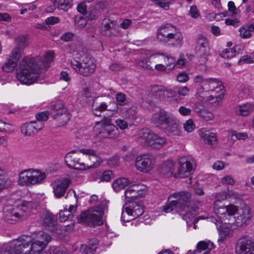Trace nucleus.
<instances>
[{
  "instance_id": "nucleus-36",
  "label": "nucleus",
  "mask_w": 254,
  "mask_h": 254,
  "mask_svg": "<svg viewBox=\"0 0 254 254\" xmlns=\"http://www.w3.org/2000/svg\"><path fill=\"white\" fill-rule=\"evenodd\" d=\"M21 132L27 136H30L32 134L36 133L34 125V122H31L28 123H26L21 127Z\"/></svg>"
},
{
  "instance_id": "nucleus-44",
  "label": "nucleus",
  "mask_w": 254,
  "mask_h": 254,
  "mask_svg": "<svg viewBox=\"0 0 254 254\" xmlns=\"http://www.w3.org/2000/svg\"><path fill=\"white\" fill-rule=\"evenodd\" d=\"M72 6V0H62L61 2L59 3V5L58 8L59 9H62L66 11L68 9L71 7Z\"/></svg>"
},
{
  "instance_id": "nucleus-35",
  "label": "nucleus",
  "mask_w": 254,
  "mask_h": 254,
  "mask_svg": "<svg viewBox=\"0 0 254 254\" xmlns=\"http://www.w3.org/2000/svg\"><path fill=\"white\" fill-rule=\"evenodd\" d=\"M129 181L126 178H121L117 179L112 184L114 190L118 192L120 190L124 189L128 184Z\"/></svg>"
},
{
  "instance_id": "nucleus-5",
  "label": "nucleus",
  "mask_w": 254,
  "mask_h": 254,
  "mask_svg": "<svg viewBox=\"0 0 254 254\" xmlns=\"http://www.w3.org/2000/svg\"><path fill=\"white\" fill-rule=\"evenodd\" d=\"M108 201L102 200L99 204L94 207L92 210L82 211L77 216V222L88 226L100 225L103 223V215L107 211Z\"/></svg>"
},
{
  "instance_id": "nucleus-57",
  "label": "nucleus",
  "mask_w": 254,
  "mask_h": 254,
  "mask_svg": "<svg viewBox=\"0 0 254 254\" xmlns=\"http://www.w3.org/2000/svg\"><path fill=\"white\" fill-rule=\"evenodd\" d=\"M74 37V34L70 32H67L64 33L61 37V40L64 41V42H70L71 41Z\"/></svg>"
},
{
  "instance_id": "nucleus-28",
  "label": "nucleus",
  "mask_w": 254,
  "mask_h": 254,
  "mask_svg": "<svg viewBox=\"0 0 254 254\" xmlns=\"http://www.w3.org/2000/svg\"><path fill=\"white\" fill-rule=\"evenodd\" d=\"M98 243L96 239L90 240L87 245H82L80 251L82 254H94L98 247Z\"/></svg>"
},
{
  "instance_id": "nucleus-51",
  "label": "nucleus",
  "mask_w": 254,
  "mask_h": 254,
  "mask_svg": "<svg viewBox=\"0 0 254 254\" xmlns=\"http://www.w3.org/2000/svg\"><path fill=\"white\" fill-rule=\"evenodd\" d=\"M231 138L233 140H235L236 139H245L248 137V135L245 132L238 133L236 131H233L231 132Z\"/></svg>"
},
{
  "instance_id": "nucleus-11",
  "label": "nucleus",
  "mask_w": 254,
  "mask_h": 254,
  "mask_svg": "<svg viewBox=\"0 0 254 254\" xmlns=\"http://www.w3.org/2000/svg\"><path fill=\"white\" fill-rule=\"evenodd\" d=\"M140 138L144 140L148 146L153 149H160L166 142L165 138L152 132L149 129L145 128L142 129L139 133Z\"/></svg>"
},
{
  "instance_id": "nucleus-20",
  "label": "nucleus",
  "mask_w": 254,
  "mask_h": 254,
  "mask_svg": "<svg viewBox=\"0 0 254 254\" xmlns=\"http://www.w3.org/2000/svg\"><path fill=\"white\" fill-rule=\"evenodd\" d=\"M20 58L19 50L14 48L11 54L2 66V69L5 72L12 71L17 65Z\"/></svg>"
},
{
  "instance_id": "nucleus-29",
  "label": "nucleus",
  "mask_w": 254,
  "mask_h": 254,
  "mask_svg": "<svg viewBox=\"0 0 254 254\" xmlns=\"http://www.w3.org/2000/svg\"><path fill=\"white\" fill-rule=\"evenodd\" d=\"M213 244L210 241L199 242L196 249L193 252L194 254H207L213 248Z\"/></svg>"
},
{
  "instance_id": "nucleus-63",
  "label": "nucleus",
  "mask_w": 254,
  "mask_h": 254,
  "mask_svg": "<svg viewBox=\"0 0 254 254\" xmlns=\"http://www.w3.org/2000/svg\"><path fill=\"white\" fill-rule=\"evenodd\" d=\"M54 254H68L67 249L63 246L56 248L53 251Z\"/></svg>"
},
{
  "instance_id": "nucleus-56",
  "label": "nucleus",
  "mask_w": 254,
  "mask_h": 254,
  "mask_svg": "<svg viewBox=\"0 0 254 254\" xmlns=\"http://www.w3.org/2000/svg\"><path fill=\"white\" fill-rule=\"evenodd\" d=\"M73 215L70 213H66L65 209L64 210H61L59 212V219L61 222H64L66 220L71 219Z\"/></svg>"
},
{
  "instance_id": "nucleus-30",
  "label": "nucleus",
  "mask_w": 254,
  "mask_h": 254,
  "mask_svg": "<svg viewBox=\"0 0 254 254\" xmlns=\"http://www.w3.org/2000/svg\"><path fill=\"white\" fill-rule=\"evenodd\" d=\"M165 129L166 133L170 136L179 135L180 134V127L174 118L166 125Z\"/></svg>"
},
{
  "instance_id": "nucleus-10",
  "label": "nucleus",
  "mask_w": 254,
  "mask_h": 254,
  "mask_svg": "<svg viewBox=\"0 0 254 254\" xmlns=\"http://www.w3.org/2000/svg\"><path fill=\"white\" fill-rule=\"evenodd\" d=\"M46 176L45 173L33 169L25 170L19 174L18 183L22 186L41 183Z\"/></svg>"
},
{
  "instance_id": "nucleus-27",
  "label": "nucleus",
  "mask_w": 254,
  "mask_h": 254,
  "mask_svg": "<svg viewBox=\"0 0 254 254\" xmlns=\"http://www.w3.org/2000/svg\"><path fill=\"white\" fill-rule=\"evenodd\" d=\"M175 169V165L173 161L168 160L164 162L159 167L158 170L160 174L166 177H170L173 175H174V172Z\"/></svg>"
},
{
  "instance_id": "nucleus-4",
  "label": "nucleus",
  "mask_w": 254,
  "mask_h": 254,
  "mask_svg": "<svg viewBox=\"0 0 254 254\" xmlns=\"http://www.w3.org/2000/svg\"><path fill=\"white\" fill-rule=\"evenodd\" d=\"M82 154L88 155L90 160H95V162L90 166V168H97L102 162L101 158L96 155L95 150L93 149L72 150L67 153L64 157V161L67 166L69 168L75 170H84L85 165L81 161L80 158Z\"/></svg>"
},
{
  "instance_id": "nucleus-60",
  "label": "nucleus",
  "mask_w": 254,
  "mask_h": 254,
  "mask_svg": "<svg viewBox=\"0 0 254 254\" xmlns=\"http://www.w3.org/2000/svg\"><path fill=\"white\" fill-rule=\"evenodd\" d=\"M177 93L180 96H186L189 94L190 89L187 86L180 87L177 88Z\"/></svg>"
},
{
  "instance_id": "nucleus-61",
  "label": "nucleus",
  "mask_w": 254,
  "mask_h": 254,
  "mask_svg": "<svg viewBox=\"0 0 254 254\" xmlns=\"http://www.w3.org/2000/svg\"><path fill=\"white\" fill-rule=\"evenodd\" d=\"M136 109L134 107L129 108L126 110L125 116L127 118L133 119L135 117Z\"/></svg>"
},
{
  "instance_id": "nucleus-15",
  "label": "nucleus",
  "mask_w": 254,
  "mask_h": 254,
  "mask_svg": "<svg viewBox=\"0 0 254 254\" xmlns=\"http://www.w3.org/2000/svg\"><path fill=\"white\" fill-rule=\"evenodd\" d=\"M237 254H254V242L248 236L240 237L236 247Z\"/></svg>"
},
{
  "instance_id": "nucleus-50",
  "label": "nucleus",
  "mask_w": 254,
  "mask_h": 254,
  "mask_svg": "<svg viewBox=\"0 0 254 254\" xmlns=\"http://www.w3.org/2000/svg\"><path fill=\"white\" fill-rule=\"evenodd\" d=\"M226 208L227 210L226 212V214L228 216H236V213L238 212V207L236 206L233 204H230L226 206Z\"/></svg>"
},
{
  "instance_id": "nucleus-19",
  "label": "nucleus",
  "mask_w": 254,
  "mask_h": 254,
  "mask_svg": "<svg viewBox=\"0 0 254 254\" xmlns=\"http://www.w3.org/2000/svg\"><path fill=\"white\" fill-rule=\"evenodd\" d=\"M179 164L178 171L174 173L175 178H185L191 174L193 168L190 161L185 158H182L179 160Z\"/></svg>"
},
{
  "instance_id": "nucleus-1",
  "label": "nucleus",
  "mask_w": 254,
  "mask_h": 254,
  "mask_svg": "<svg viewBox=\"0 0 254 254\" xmlns=\"http://www.w3.org/2000/svg\"><path fill=\"white\" fill-rule=\"evenodd\" d=\"M53 58V52H49L45 55L41 64H38L34 58H24L17 69V78L23 84L30 85L37 81L40 69L46 70L50 66Z\"/></svg>"
},
{
  "instance_id": "nucleus-46",
  "label": "nucleus",
  "mask_w": 254,
  "mask_h": 254,
  "mask_svg": "<svg viewBox=\"0 0 254 254\" xmlns=\"http://www.w3.org/2000/svg\"><path fill=\"white\" fill-rule=\"evenodd\" d=\"M137 209H134L133 212L129 211L131 213V216L129 217L130 220L137 218L140 216L144 212L143 208L141 205H136Z\"/></svg>"
},
{
  "instance_id": "nucleus-16",
  "label": "nucleus",
  "mask_w": 254,
  "mask_h": 254,
  "mask_svg": "<svg viewBox=\"0 0 254 254\" xmlns=\"http://www.w3.org/2000/svg\"><path fill=\"white\" fill-rule=\"evenodd\" d=\"M43 226L49 231L57 234L62 233L61 226L58 223L57 218L50 212H46L42 217Z\"/></svg>"
},
{
  "instance_id": "nucleus-31",
  "label": "nucleus",
  "mask_w": 254,
  "mask_h": 254,
  "mask_svg": "<svg viewBox=\"0 0 254 254\" xmlns=\"http://www.w3.org/2000/svg\"><path fill=\"white\" fill-rule=\"evenodd\" d=\"M98 98L94 99L92 106V112L96 116H101V112L107 110L108 105L105 102H99Z\"/></svg>"
},
{
  "instance_id": "nucleus-49",
  "label": "nucleus",
  "mask_w": 254,
  "mask_h": 254,
  "mask_svg": "<svg viewBox=\"0 0 254 254\" xmlns=\"http://www.w3.org/2000/svg\"><path fill=\"white\" fill-rule=\"evenodd\" d=\"M220 55L222 58L225 59L232 58L236 56L232 48L225 49L221 52Z\"/></svg>"
},
{
  "instance_id": "nucleus-6",
  "label": "nucleus",
  "mask_w": 254,
  "mask_h": 254,
  "mask_svg": "<svg viewBox=\"0 0 254 254\" xmlns=\"http://www.w3.org/2000/svg\"><path fill=\"white\" fill-rule=\"evenodd\" d=\"M157 38L159 42L173 46L182 45L183 41L182 34L170 23L162 25L158 28Z\"/></svg>"
},
{
  "instance_id": "nucleus-33",
  "label": "nucleus",
  "mask_w": 254,
  "mask_h": 254,
  "mask_svg": "<svg viewBox=\"0 0 254 254\" xmlns=\"http://www.w3.org/2000/svg\"><path fill=\"white\" fill-rule=\"evenodd\" d=\"M195 52L197 56L199 57L200 64H203L207 60V57L209 55V46L201 47L200 49L195 48Z\"/></svg>"
},
{
  "instance_id": "nucleus-12",
  "label": "nucleus",
  "mask_w": 254,
  "mask_h": 254,
  "mask_svg": "<svg viewBox=\"0 0 254 254\" xmlns=\"http://www.w3.org/2000/svg\"><path fill=\"white\" fill-rule=\"evenodd\" d=\"M51 115L54 119L58 120L60 126L65 125L70 119L67 109L64 106L62 101H57L51 103Z\"/></svg>"
},
{
  "instance_id": "nucleus-41",
  "label": "nucleus",
  "mask_w": 254,
  "mask_h": 254,
  "mask_svg": "<svg viewBox=\"0 0 254 254\" xmlns=\"http://www.w3.org/2000/svg\"><path fill=\"white\" fill-rule=\"evenodd\" d=\"M173 0H151L155 4L159 5L163 9L167 10L169 9V4Z\"/></svg>"
},
{
  "instance_id": "nucleus-62",
  "label": "nucleus",
  "mask_w": 254,
  "mask_h": 254,
  "mask_svg": "<svg viewBox=\"0 0 254 254\" xmlns=\"http://www.w3.org/2000/svg\"><path fill=\"white\" fill-rule=\"evenodd\" d=\"M99 12L96 8H93L89 11L88 19L92 21L98 18Z\"/></svg>"
},
{
  "instance_id": "nucleus-25",
  "label": "nucleus",
  "mask_w": 254,
  "mask_h": 254,
  "mask_svg": "<svg viewBox=\"0 0 254 254\" xmlns=\"http://www.w3.org/2000/svg\"><path fill=\"white\" fill-rule=\"evenodd\" d=\"M199 133L205 143L212 146L216 145L217 138L215 133L212 132L210 130L201 128L199 130Z\"/></svg>"
},
{
  "instance_id": "nucleus-42",
  "label": "nucleus",
  "mask_w": 254,
  "mask_h": 254,
  "mask_svg": "<svg viewBox=\"0 0 254 254\" xmlns=\"http://www.w3.org/2000/svg\"><path fill=\"white\" fill-rule=\"evenodd\" d=\"M117 104L118 105L124 106L127 104L128 101L126 98L125 94L121 92L118 93L116 97Z\"/></svg>"
},
{
  "instance_id": "nucleus-26",
  "label": "nucleus",
  "mask_w": 254,
  "mask_h": 254,
  "mask_svg": "<svg viewBox=\"0 0 254 254\" xmlns=\"http://www.w3.org/2000/svg\"><path fill=\"white\" fill-rule=\"evenodd\" d=\"M136 205H140L136 202L133 201H129L128 204H125L123 207L121 220L124 222H128L130 220L129 217L131 216V213L129 211L133 212L134 209H137Z\"/></svg>"
},
{
  "instance_id": "nucleus-3",
  "label": "nucleus",
  "mask_w": 254,
  "mask_h": 254,
  "mask_svg": "<svg viewBox=\"0 0 254 254\" xmlns=\"http://www.w3.org/2000/svg\"><path fill=\"white\" fill-rule=\"evenodd\" d=\"M37 205V203L33 200H24L17 206L5 205L2 209L3 219L8 223L15 224L27 218L31 211L36 208Z\"/></svg>"
},
{
  "instance_id": "nucleus-38",
  "label": "nucleus",
  "mask_w": 254,
  "mask_h": 254,
  "mask_svg": "<svg viewBox=\"0 0 254 254\" xmlns=\"http://www.w3.org/2000/svg\"><path fill=\"white\" fill-rule=\"evenodd\" d=\"M3 173L2 171H0V190L8 188L12 184L11 181L7 180Z\"/></svg>"
},
{
  "instance_id": "nucleus-39",
  "label": "nucleus",
  "mask_w": 254,
  "mask_h": 254,
  "mask_svg": "<svg viewBox=\"0 0 254 254\" xmlns=\"http://www.w3.org/2000/svg\"><path fill=\"white\" fill-rule=\"evenodd\" d=\"M196 45L195 48L209 46L208 41L206 37L201 34H199L196 38Z\"/></svg>"
},
{
  "instance_id": "nucleus-59",
  "label": "nucleus",
  "mask_w": 254,
  "mask_h": 254,
  "mask_svg": "<svg viewBox=\"0 0 254 254\" xmlns=\"http://www.w3.org/2000/svg\"><path fill=\"white\" fill-rule=\"evenodd\" d=\"M195 125L191 120L187 121L184 125L185 130L189 132H191L194 128Z\"/></svg>"
},
{
  "instance_id": "nucleus-43",
  "label": "nucleus",
  "mask_w": 254,
  "mask_h": 254,
  "mask_svg": "<svg viewBox=\"0 0 254 254\" xmlns=\"http://www.w3.org/2000/svg\"><path fill=\"white\" fill-rule=\"evenodd\" d=\"M227 211L226 206L220 207L218 208L217 209L215 210V213L217 214L218 217L221 221L222 222L223 220H225V218H227Z\"/></svg>"
},
{
  "instance_id": "nucleus-21",
  "label": "nucleus",
  "mask_w": 254,
  "mask_h": 254,
  "mask_svg": "<svg viewBox=\"0 0 254 254\" xmlns=\"http://www.w3.org/2000/svg\"><path fill=\"white\" fill-rule=\"evenodd\" d=\"M165 99V89L162 86L154 85L150 92L147 95L146 99L150 104H155Z\"/></svg>"
},
{
  "instance_id": "nucleus-47",
  "label": "nucleus",
  "mask_w": 254,
  "mask_h": 254,
  "mask_svg": "<svg viewBox=\"0 0 254 254\" xmlns=\"http://www.w3.org/2000/svg\"><path fill=\"white\" fill-rule=\"evenodd\" d=\"M16 43L17 46L15 48H18L19 50V56H20L21 50L24 49L26 46L25 37L23 36H18L16 39Z\"/></svg>"
},
{
  "instance_id": "nucleus-13",
  "label": "nucleus",
  "mask_w": 254,
  "mask_h": 254,
  "mask_svg": "<svg viewBox=\"0 0 254 254\" xmlns=\"http://www.w3.org/2000/svg\"><path fill=\"white\" fill-rule=\"evenodd\" d=\"M15 254L33 253L32 239L31 236H22L11 243Z\"/></svg>"
},
{
  "instance_id": "nucleus-17",
  "label": "nucleus",
  "mask_w": 254,
  "mask_h": 254,
  "mask_svg": "<svg viewBox=\"0 0 254 254\" xmlns=\"http://www.w3.org/2000/svg\"><path fill=\"white\" fill-rule=\"evenodd\" d=\"M100 30L102 34L109 37L117 36L120 33L117 22L110 19H103Z\"/></svg>"
},
{
  "instance_id": "nucleus-18",
  "label": "nucleus",
  "mask_w": 254,
  "mask_h": 254,
  "mask_svg": "<svg viewBox=\"0 0 254 254\" xmlns=\"http://www.w3.org/2000/svg\"><path fill=\"white\" fill-rule=\"evenodd\" d=\"M153 162L148 154H142L136 157L135 167L136 169L143 173H147L153 167Z\"/></svg>"
},
{
  "instance_id": "nucleus-53",
  "label": "nucleus",
  "mask_w": 254,
  "mask_h": 254,
  "mask_svg": "<svg viewBox=\"0 0 254 254\" xmlns=\"http://www.w3.org/2000/svg\"><path fill=\"white\" fill-rule=\"evenodd\" d=\"M49 112L48 111L39 113L36 115L37 120L41 122L47 121L49 118Z\"/></svg>"
},
{
  "instance_id": "nucleus-24",
  "label": "nucleus",
  "mask_w": 254,
  "mask_h": 254,
  "mask_svg": "<svg viewBox=\"0 0 254 254\" xmlns=\"http://www.w3.org/2000/svg\"><path fill=\"white\" fill-rule=\"evenodd\" d=\"M70 183L71 181L69 179L65 178L55 184L53 191L56 197H61L64 194Z\"/></svg>"
},
{
  "instance_id": "nucleus-2",
  "label": "nucleus",
  "mask_w": 254,
  "mask_h": 254,
  "mask_svg": "<svg viewBox=\"0 0 254 254\" xmlns=\"http://www.w3.org/2000/svg\"><path fill=\"white\" fill-rule=\"evenodd\" d=\"M175 198L163 206V211L166 213L175 211L179 213L187 223H195L197 219L194 217V210L190 207L191 194L188 191H180L170 195L169 198Z\"/></svg>"
},
{
  "instance_id": "nucleus-45",
  "label": "nucleus",
  "mask_w": 254,
  "mask_h": 254,
  "mask_svg": "<svg viewBox=\"0 0 254 254\" xmlns=\"http://www.w3.org/2000/svg\"><path fill=\"white\" fill-rule=\"evenodd\" d=\"M115 176L113 171L107 170L102 173V175L100 176V179L101 181L109 182Z\"/></svg>"
},
{
  "instance_id": "nucleus-48",
  "label": "nucleus",
  "mask_w": 254,
  "mask_h": 254,
  "mask_svg": "<svg viewBox=\"0 0 254 254\" xmlns=\"http://www.w3.org/2000/svg\"><path fill=\"white\" fill-rule=\"evenodd\" d=\"M239 31L241 37L243 39L249 38L252 36L251 32L247 26L241 27Z\"/></svg>"
},
{
  "instance_id": "nucleus-22",
  "label": "nucleus",
  "mask_w": 254,
  "mask_h": 254,
  "mask_svg": "<svg viewBox=\"0 0 254 254\" xmlns=\"http://www.w3.org/2000/svg\"><path fill=\"white\" fill-rule=\"evenodd\" d=\"M251 217L250 208L247 205L238 209V212L236 213V216H234L236 223L238 226H241L243 224H246Z\"/></svg>"
},
{
  "instance_id": "nucleus-9",
  "label": "nucleus",
  "mask_w": 254,
  "mask_h": 254,
  "mask_svg": "<svg viewBox=\"0 0 254 254\" xmlns=\"http://www.w3.org/2000/svg\"><path fill=\"white\" fill-rule=\"evenodd\" d=\"M111 122V119L109 118H104L100 122H96L94 126L96 135L99 138L115 137L118 129Z\"/></svg>"
},
{
  "instance_id": "nucleus-32",
  "label": "nucleus",
  "mask_w": 254,
  "mask_h": 254,
  "mask_svg": "<svg viewBox=\"0 0 254 254\" xmlns=\"http://www.w3.org/2000/svg\"><path fill=\"white\" fill-rule=\"evenodd\" d=\"M138 186L132 185L128 187L125 191V195L127 201H133L139 195Z\"/></svg>"
},
{
  "instance_id": "nucleus-7",
  "label": "nucleus",
  "mask_w": 254,
  "mask_h": 254,
  "mask_svg": "<svg viewBox=\"0 0 254 254\" xmlns=\"http://www.w3.org/2000/svg\"><path fill=\"white\" fill-rule=\"evenodd\" d=\"M195 82L198 83L196 92L198 99L206 98L211 93H219L223 88L221 82L216 78H204L201 75H197Z\"/></svg>"
},
{
  "instance_id": "nucleus-52",
  "label": "nucleus",
  "mask_w": 254,
  "mask_h": 254,
  "mask_svg": "<svg viewBox=\"0 0 254 254\" xmlns=\"http://www.w3.org/2000/svg\"><path fill=\"white\" fill-rule=\"evenodd\" d=\"M164 61L165 62H167L166 64V67L168 68V69H172L174 68L176 60L174 57L166 56L164 58Z\"/></svg>"
},
{
  "instance_id": "nucleus-8",
  "label": "nucleus",
  "mask_w": 254,
  "mask_h": 254,
  "mask_svg": "<svg viewBox=\"0 0 254 254\" xmlns=\"http://www.w3.org/2000/svg\"><path fill=\"white\" fill-rule=\"evenodd\" d=\"M76 58L78 60H71L70 65L77 73L83 76H88L94 73L96 64L93 59L85 54L76 57Z\"/></svg>"
},
{
  "instance_id": "nucleus-40",
  "label": "nucleus",
  "mask_w": 254,
  "mask_h": 254,
  "mask_svg": "<svg viewBox=\"0 0 254 254\" xmlns=\"http://www.w3.org/2000/svg\"><path fill=\"white\" fill-rule=\"evenodd\" d=\"M0 254H15L14 253L11 243L5 244L0 247Z\"/></svg>"
},
{
  "instance_id": "nucleus-23",
  "label": "nucleus",
  "mask_w": 254,
  "mask_h": 254,
  "mask_svg": "<svg viewBox=\"0 0 254 254\" xmlns=\"http://www.w3.org/2000/svg\"><path fill=\"white\" fill-rule=\"evenodd\" d=\"M174 118L163 109L153 115L152 122L157 125H167Z\"/></svg>"
},
{
  "instance_id": "nucleus-58",
  "label": "nucleus",
  "mask_w": 254,
  "mask_h": 254,
  "mask_svg": "<svg viewBox=\"0 0 254 254\" xmlns=\"http://www.w3.org/2000/svg\"><path fill=\"white\" fill-rule=\"evenodd\" d=\"M125 66L121 64L115 63L110 66V69L113 71L117 72L125 68Z\"/></svg>"
},
{
  "instance_id": "nucleus-55",
  "label": "nucleus",
  "mask_w": 254,
  "mask_h": 254,
  "mask_svg": "<svg viewBox=\"0 0 254 254\" xmlns=\"http://www.w3.org/2000/svg\"><path fill=\"white\" fill-rule=\"evenodd\" d=\"M200 116L206 121L212 120L214 119V115L209 111L204 109L201 112Z\"/></svg>"
},
{
  "instance_id": "nucleus-37",
  "label": "nucleus",
  "mask_w": 254,
  "mask_h": 254,
  "mask_svg": "<svg viewBox=\"0 0 254 254\" xmlns=\"http://www.w3.org/2000/svg\"><path fill=\"white\" fill-rule=\"evenodd\" d=\"M218 93H211L207 95V97L205 98H201L198 99L199 100L202 101L203 102H208V103L211 104L214 106L218 104L219 95H217Z\"/></svg>"
},
{
  "instance_id": "nucleus-34",
  "label": "nucleus",
  "mask_w": 254,
  "mask_h": 254,
  "mask_svg": "<svg viewBox=\"0 0 254 254\" xmlns=\"http://www.w3.org/2000/svg\"><path fill=\"white\" fill-rule=\"evenodd\" d=\"M254 110V105L251 103H246L239 106L236 113L240 116H247Z\"/></svg>"
},
{
  "instance_id": "nucleus-54",
  "label": "nucleus",
  "mask_w": 254,
  "mask_h": 254,
  "mask_svg": "<svg viewBox=\"0 0 254 254\" xmlns=\"http://www.w3.org/2000/svg\"><path fill=\"white\" fill-rule=\"evenodd\" d=\"M75 23L78 27L82 28L86 25L87 21L83 16H80L78 18L75 17Z\"/></svg>"
},
{
  "instance_id": "nucleus-64",
  "label": "nucleus",
  "mask_w": 254,
  "mask_h": 254,
  "mask_svg": "<svg viewBox=\"0 0 254 254\" xmlns=\"http://www.w3.org/2000/svg\"><path fill=\"white\" fill-rule=\"evenodd\" d=\"M254 61L252 60L251 58L248 56L245 55L241 57L240 60L238 61L239 64H242L244 63L251 64L253 63Z\"/></svg>"
},
{
  "instance_id": "nucleus-14",
  "label": "nucleus",
  "mask_w": 254,
  "mask_h": 254,
  "mask_svg": "<svg viewBox=\"0 0 254 254\" xmlns=\"http://www.w3.org/2000/svg\"><path fill=\"white\" fill-rule=\"evenodd\" d=\"M32 239L33 254H39L51 241L50 235L43 231H40Z\"/></svg>"
}]
</instances>
